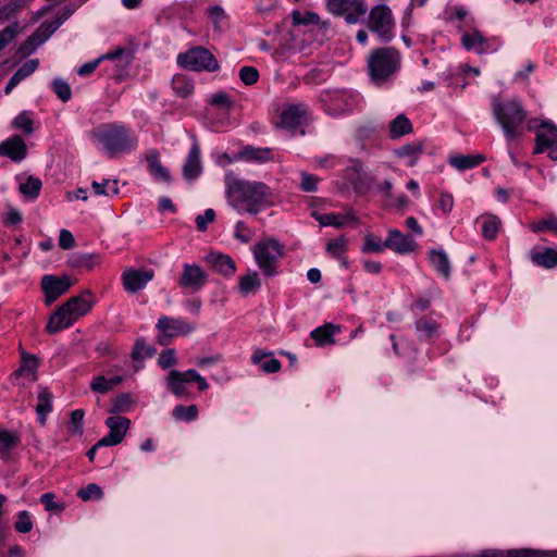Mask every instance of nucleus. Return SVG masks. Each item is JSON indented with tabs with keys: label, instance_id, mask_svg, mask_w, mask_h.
I'll return each mask as SVG.
<instances>
[{
	"label": "nucleus",
	"instance_id": "obj_50",
	"mask_svg": "<svg viewBox=\"0 0 557 557\" xmlns=\"http://www.w3.org/2000/svg\"><path fill=\"white\" fill-rule=\"evenodd\" d=\"M239 77L245 85H253L258 82L259 73L252 66H244L239 72Z\"/></svg>",
	"mask_w": 557,
	"mask_h": 557
},
{
	"label": "nucleus",
	"instance_id": "obj_9",
	"mask_svg": "<svg viewBox=\"0 0 557 557\" xmlns=\"http://www.w3.org/2000/svg\"><path fill=\"white\" fill-rule=\"evenodd\" d=\"M72 282L67 275L58 277L54 275H45L41 278V288L46 296V305L50 306L61 295L65 294L71 287Z\"/></svg>",
	"mask_w": 557,
	"mask_h": 557
},
{
	"label": "nucleus",
	"instance_id": "obj_21",
	"mask_svg": "<svg viewBox=\"0 0 557 557\" xmlns=\"http://www.w3.org/2000/svg\"><path fill=\"white\" fill-rule=\"evenodd\" d=\"M129 419L121 416L110 417L106 420V425L110 429L109 434L119 438L120 442L125 437L126 432L129 429Z\"/></svg>",
	"mask_w": 557,
	"mask_h": 557
},
{
	"label": "nucleus",
	"instance_id": "obj_64",
	"mask_svg": "<svg viewBox=\"0 0 557 557\" xmlns=\"http://www.w3.org/2000/svg\"><path fill=\"white\" fill-rule=\"evenodd\" d=\"M211 104L216 107H226L231 108L233 106L232 101L228 99L226 94L220 92L213 95L211 99Z\"/></svg>",
	"mask_w": 557,
	"mask_h": 557
},
{
	"label": "nucleus",
	"instance_id": "obj_62",
	"mask_svg": "<svg viewBox=\"0 0 557 557\" xmlns=\"http://www.w3.org/2000/svg\"><path fill=\"white\" fill-rule=\"evenodd\" d=\"M54 495L52 493H46L40 497V502L45 505L46 510H62L63 505L54 503Z\"/></svg>",
	"mask_w": 557,
	"mask_h": 557
},
{
	"label": "nucleus",
	"instance_id": "obj_46",
	"mask_svg": "<svg viewBox=\"0 0 557 557\" xmlns=\"http://www.w3.org/2000/svg\"><path fill=\"white\" fill-rule=\"evenodd\" d=\"M52 86H53L54 92L63 102H66L71 99L72 92H71V88L66 82H63V81L57 78L53 81Z\"/></svg>",
	"mask_w": 557,
	"mask_h": 557
},
{
	"label": "nucleus",
	"instance_id": "obj_13",
	"mask_svg": "<svg viewBox=\"0 0 557 557\" xmlns=\"http://www.w3.org/2000/svg\"><path fill=\"white\" fill-rule=\"evenodd\" d=\"M384 247L389 248L398 253L412 252L417 248V244L411 236L404 235L397 230L389 231Z\"/></svg>",
	"mask_w": 557,
	"mask_h": 557
},
{
	"label": "nucleus",
	"instance_id": "obj_47",
	"mask_svg": "<svg viewBox=\"0 0 557 557\" xmlns=\"http://www.w3.org/2000/svg\"><path fill=\"white\" fill-rule=\"evenodd\" d=\"M313 215L317 218V220L320 222V224L324 225V226L333 225L336 227H342L345 224L344 220H342L341 215H338V214L330 213V214L318 215L317 213H313Z\"/></svg>",
	"mask_w": 557,
	"mask_h": 557
},
{
	"label": "nucleus",
	"instance_id": "obj_48",
	"mask_svg": "<svg viewBox=\"0 0 557 557\" xmlns=\"http://www.w3.org/2000/svg\"><path fill=\"white\" fill-rule=\"evenodd\" d=\"M531 228L535 233L549 228L557 234V219L554 215H550L547 220L531 223Z\"/></svg>",
	"mask_w": 557,
	"mask_h": 557
},
{
	"label": "nucleus",
	"instance_id": "obj_1",
	"mask_svg": "<svg viewBox=\"0 0 557 557\" xmlns=\"http://www.w3.org/2000/svg\"><path fill=\"white\" fill-rule=\"evenodd\" d=\"M226 196L233 207L246 203V211L256 214L269 194V187L261 182L239 180L232 174L226 175Z\"/></svg>",
	"mask_w": 557,
	"mask_h": 557
},
{
	"label": "nucleus",
	"instance_id": "obj_14",
	"mask_svg": "<svg viewBox=\"0 0 557 557\" xmlns=\"http://www.w3.org/2000/svg\"><path fill=\"white\" fill-rule=\"evenodd\" d=\"M0 156L9 157L13 161H22L27 156V146L20 135L0 144Z\"/></svg>",
	"mask_w": 557,
	"mask_h": 557
},
{
	"label": "nucleus",
	"instance_id": "obj_4",
	"mask_svg": "<svg viewBox=\"0 0 557 557\" xmlns=\"http://www.w3.org/2000/svg\"><path fill=\"white\" fill-rule=\"evenodd\" d=\"M92 134L110 157L127 151L135 145V140L129 137L127 128L123 125L110 124Z\"/></svg>",
	"mask_w": 557,
	"mask_h": 557
},
{
	"label": "nucleus",
	"instance_id": "obj_28",
	"mask_svg": "<svg viewBox=\"0 0 557 557\" xmlns=\"http://www.w3.org/2000/svg\"><path fill=\"white\" fill-rule=\"evenodd\" d=\"M532 261L539 265L550 269L557 264V251L553 248H545L543 252L533 253Z\"/></svg>",
	"mask_w": 557,
	"mask_h": 557
},
{
	"label": "nucleus",
	"instance_id": "obj_8",
	"mask_svg": "<svg viewBox=\"0 0 557 557\" xmlns=\"http://www.w3.org/2000/svg\"><path fill=\"white\" fill-rule=\"evenodd\" d=\"M94 306L92 294L86 289L77 296L71 297L61 307L74 323L78 318L88 313Z\"/></svg>",
	"mask_w": 557,
	"mask_h": 557
},
{
	"label": "nucleus",
	"instance_id": "obj_17",
	"mask_svg": "<svg viewBox=\"0 0 557 557\" xmlns=\"http://www.w3.org/2000/svg\"><path fill=\"white\" fill-rule=\"evenodd\" d=\"M201 170L200 149L198 144L195 141L183 166V174L186 180L191 181L199 176Z\"/></svg>",
	"mask_w": 557,
	"mask_h": 557
},
{
	"label": "nucleus",
	"instance_id": "obj_29",
	"mask_svg": "<svg viewBox=\"0 0 557 557\" xmlns=\"http://www.w3.org/2000/svg\"><path fill=\"white\" fill-rule=\"evenodd\" d=\"M51 399L52 394L49 392L48 388H45L38 394V405L36 407V411L42 424L46 422L47 413L50 412L52 409Z\"/></svg>",
	"mask_w": 557,
	"mask_h": 557
},
{
	"label": "nucleus",
	"instance_id": "obj_49",
	"mask_svg": "<svg viewBox=\"0 0 557 557\" xmlns=\"http://www.w3.org/2000/svg\"><path fill=\"white\" fill-rule=\"evenodd\" d=\"M485 41H486L485 38L476 29H474L471 34H465L462 36V45L468 50L471 49L472 47H474V45H476V44L482 45Z\"/></svg>",
	"mask_w": 557,
	"mask_h": 557
},
{
	"label": "nucleus",
	"instance_id": "obj_18",
	"mask_svg": "<svg viewBox=\"0 0 557 557\" xmlns=\"http://www.w3.org/2000/svg\"><path fill=\"white\" fill-rule=\"evenodd\" d=\"M207 262L218 272L230 275L236 270L233 259L223 253H209L206 258Z\"/></svg>",
	"mask_w": 557,
	"mask_h": 557
},
{
	"label": "nucleus",
	"instance_id": "obj_41",
	"mask_svg": "<svg viewBox=\"0 0 557 557\" xmlns=\"http://www.w3.org/2000/svg\"><path fill=\"white\" fill-rule=\"evenodd\" d=\"M60 22L42 23L40 27L34 33L38 40L45 42L58 28Z\"/></svg>",
	"mask_w": 557,
	"mask_h": 557
},
{
	"label": "nucleus",
	"instance_id": "obj_23",
	"mask_svg": "<svg viewBox=\"0 0 557 557\" xmlns=\"http://www.w3.org/2000/svg\"><path fill=\"white\" fill-rule=\"evenodd\" d=\"M166 381L169 388L174 395L184 396L187 393V389L184 385V383L188 382L186 374H181L180 371L171 370Z\"/></svg>",
	"mask_w": 557,
	"mask_h": 557
},
{
	"label": "nucleus",
	"instance_id": "obj_11",
	"mask_svg": "<svg viewBox=\"0 0 557 557\" xmlns=\"http://www.w3.org/2000/svg\"><path fill=\"white\" fill-rule=\"evenodd\" d=\"M154 277L152 270L128 269L122 274V283L128 293H137Z\"/></svg>",
	"mask_w": 557,
	"mask_h": 557
},
{
	"label": "nucleus",
	"instance_id": "obj_53",
	"mask_svg": "<svg viewBox=\"0 0 557 557\" xmlns=\"http://www.w3.org/2000/svg\"><path fill=\"white\" fill-rule=\"evenodd\" d=\"M98 257L95 255H85L71 260L72 267H85L87 269H92L95 263H97Z\"/></svg>",
	"mask_w": 557,
	"mask_h": 557
},
{
	"label": "nucleus",
	"instance_id": "obj_25",
	"mask_svg": "<svg viewBox=\"0 0 557 557\" xmlns=\"http://www.w3.org/2000/svg\"><path fill=\"white\" fill-rule=\"evenodd\" d=\"M430 260L435 269L444 276L449 277L450 274V265L446 253L442 250H431L430 251Z\"/></svg>",
	"mask_w": 557,
	"mask_h": 557
},
{
	"label": "nucleus",
	"instance_id": "obj_54",
	"mask_svg": "<svg viewBox=\"0 0 557 557\" xmlns=\"http://www.w3.org/2000/svg\"><path fill=\"white\" fill-rule=\"evenodd\" d=\"M215 219V212L213 209H207L205 214L198 215L196 218V224L200 232H205L207 230V225L210 222H213Z\"/></svg>",
	"mask_w": 557,
	"mask_h": 557
},
{
	"label": "nucleus",
	"instance_id": "obj_59",
	"mask_svg": "<svg viewBox=\"0 0 557 557\" xmlns=\"http://www.w3.org/2000/svg\"><path fill=\"white\" fill-rule=\"evenodd\" d=\"M90 387L94 392L101 394L108 393L110 391L109 382L102 375L95 377L90 384Z\"/></svg>",
	"mask_w": 557,
	"mask_h": 557
},
{
	"label": "nucleus",
	"instance_id": "obj_27",
	"mask_svg": "<svg viewBox=\"0 0 557 557\" xmlns=\"http://www.w3.org/2000/svg\"><path fill=\"white\" fill-rule=\"evenodd\" d=\"M18 437L7 431L0 430V456L7 460L9 458L10 450L18 444Z\"/></svg>",
	"mask_w": 557,
	"mask_h": 557
},
{
	"label": "nucleus",
	"instance_id": "obj_42",
	"mask_svg": "<svg viewBox=\"0 0 557 557\" xmlns=\"http://www.w3.org/2000/svg\"><path fill=\"white\" fill-rule=\"evenodd\" d=\"M293 25H308V24H318L320 22V17L314 12H307L305 16L299 11H294L292 14Z\"/></svg>",
	"mask_w": 557,
	"mask_h": 557
},
{
	"label": "nucleus",
	"instance_id": "obj_2",
	"mask_svg": "<svg viewBox=\"0 0 557 557\" xmlns=\"http://www.w3.org/2000/svg\"><path fill=\"white\" fill-rule=\"evenodd\" d=\"M493 112L507 137L515 138L520 135L519 127L527 116L520 103L513 100L503 102L495 98Z\"/></svg>",
	"mask_w": 557,
	"mask_h": 557
},
{
	"label": "nucleus",
	"instance_id": "obj_36",
	"mask_svg": "<svg viewBox=\"0 0 557 557\" xmlns=\"http://www.w3.org/2000/svg\"><path fill=\"white\" fill-rule=\"evenodd\" d=\"M500 226V221L496 215L488 214L483 223V236L486 239H494Z\"/></svg>",
	"mask_w": 557,
	"mask_h": 557
},
{
	"label": "nucleus",
	"instance_id": "obj_56",
	"mask_svg": "<svg viewBox=\"0 0 557 557\" xmlns=\"http://www.w3.org/2000/svg\"><path fill=\"white\" fill-rule=\"evenodd\" d=\"M345 243L344 236L332 239L327 243L326 250L334 256H338L345 250Z\"/></svg>",
	"mask_w": 557,
	"mask_h": 557
},
{
	"label": "nucleus",
	"instance_id": "obj_10",
	"mask_svg": "<svg viewBox=\"0 0 557 557\" xmlns=\"http://www.w3.org/2000/svg\"><path fill=\"white\" fill-rule=\"evenodd\" d=\"M540 127L546 132H537L534 153H542L549 149L548 157L552 160H557V127L549 122H542Z\"/></svg>",
	"mask_w": 557,
	"mask_h": 557
},
{
	"label": "nucleus",
	"instance_id": "obj_6",
	"mask_svg": "<svg viewBox=\"0 0 557 557\" xmlns=\"http://www.w3.org/2000/svg\"><path fill=\"white\" fill-rule=\"evenodd\" d=\"M177 62L182 66L191 71L206 70L212 72L219 69V64L214 55L203 47H195L186 53L180 54Z\"/></svg>",
	"mask_w": 557,
	"mask_h": 557
},
{
	"label": "nucleus",
	"instance_id": "obj_19",
	"mask_svg": "<svg viewBox=\"0 0 557 557\" xmlns=\"http://www.w3.org/2000/svg\"><path fill=\"white\" fill-rule=\"evenodd\" d=\"M145 160L148 163L149 172L153 176L166 183L171 182L172 177L170 171L159 161V152L150 151L149 153L145 154Z\"/></svg>",
	"mask_w": 557,
	"mask_h": 557
},
{
	"label": "nucleus",
	"instance_id": "obj_63",
	"mask_svg": "<svg viewBox=\"0 0 557 557\" xmlns=\"http://www.w3.org/2000/svg\"><path fill=\"white\" fill-rule=\"evenodd\" d=\"M438 207L445 213L450 212L454 207L453 196L446 193L441 194Z\"/></svg>",
	"mask_w": 557,
	"mask_h": 557
},
{
	"label": "nucleus",
	"instance_id": "obj_44",
	"mask_svg": "<svg viewBox=\"0 0 557 557\" xmlns=\"http://www.w3.org/2000/svg\"><path fill=\"white\" fill-rule=\"evenodd\" d=\"M77 495L85 502L89 500L92 496L97 499L103 496L101 487L95 483L88 484L85 488H81Z\"/></svg>",
	"mask_w": 557,
	"mask_h": 557
},
{
	"label": "nucleus",
	"instance_id": "obj_33",
	"mask_svg": "<svg viewBox=\"0 0 557 557\" xmlns=\"http://www.w3.org/2000/svg\"><path fill=\"white\" fill-rule=\"evenodd\" d=\"M85 412L82 409H76L71 412L70 421L67 422V430L72 434H83V420Z\"/></svg>",
	"mask_w": 557,
	"mask_h": 557
},
{
	"label": "nucleus",
	"instance_id": "obj_45",
	"mask_svg": "<svg viewBox=\"0 0 557 557\" xmlns=\"http://www.w3.org/2000/svg\"><path fill=\"white\" fill-rule=\"evenodd\" d=\"M348 178L354 184L356 190H360L362 187V164L356 162L350 169H348Z\"/></svg>",
	"mask_w": 557,
	"mask_h": 557
},
{
	"label": "nucleus",
	"instance_id": "obj_12",
	"mask_svg": "<svg viewBox=\"0 0 557 557\" xmlns=\"http://www.w3.org/2000/svg\"><path fill=\"white\" fill-rule=\"evenodd\" d=\"M307 114V110L300 104H290L281 113V120L276 123L277 127L295 131Z\"/></svg>",
	"mask_w": 557,
	"mask_h": 557
},
{
	"label": "nucleus",
	"instance_id": "obj_5",
	"mask_svg": "<svg viewBox=\"0 0 557 557\" xmlns=\"http://www.w3.org/2000/svg\"><path fill=\"white\" fill-rule=\"evenodd\" d=\"M283 253V246L274 238L261 240L253 247L256 261L267 276L276 273V262Z\"/></svg>",
	"mask_w": 557,
	"mask_h": 557
},
{
	"label": "nucleus",
	"instance_id": "obj_7",
	"mask_svg": "<svg viewBox=\"0 0 557 557\" xmlns=\"http://www.w3.org/2000/svg\"><path fill=\"white\" fill-rule=\"evenodd\" d=\"M368 27L376 33L383 41H389L394 27L391 10L384 4L374 7L369 14Z\"/></svg>",
	"mask_w": 557,
	"mask_h": 557
},
{
	"label": "nucleus",
	"instance_id": "obj_57",
	"mask_svg": "<svg viewBox=\"0 0 557 557\" xmlns=\"http://www.w3.org/2000/svg\"><path fill=\"white\" fill-rule=\"evenodd\" d=\"M17 23H13L12 25L7 26L2 32H0V42L5 47L17 34Z\"/></svg>",
	"mask_w": 557,
	"mask_h": 557
},
{
	"label": "nucleus",
	"instance_id": "obj_55",
	"mask_svg": "<svg viewBox=\"0 0 557 557\" xmlns=\"http://www.w3.org/2000/svg\"><path fill=\"white\" fill-rule=\"evenodd\" d=\"M350 0H327L329 9L335 14H343L349 11Z\"/></svg>",
	"mask_w": 557,
	"mask_h": 557
},
{
	"label": "nucleus",
	"instance_id": "obj_52",
	"mask_svg": "<svg viewBox=\"0 0 557 557\" xmlns=\"http://www.w3.org/2000/svg\"><path fill=\"white\" fill-rule=\"evenodd\" d=\"M158 363L161 368L166 369L177 363L174 349L163 350L158 359Z\"/></svg>",
	"mask_w": 557,
	"mask_h": 557
},
{
	"label": "nucleus",
	"instance_id": "obj_31",
	"mask_svg": "<svg viewBox=\"0 0 557 557\" xmlns=\"http://www.w3.org/2000/svg\"><path fill=\"white\" fill-rule=\"evenodd\" d=\"M41 186V181L30 175L25 183L20 185V191L27 198H36L39 195Z\"/></svg>",
	"mask_w": 557,
	"mask_h": 557
},
{
	"label": "nucleus",
	"instance_id": "obj_60",
	"mask_svg": "<svg viewBox=\"0 0 557 557\" xmlns=\"http://www.w3.org/2000/svg\"><path fill=\"white\" fill-rule=\"evenodd\" d=\"M14 126L17 128H22L27 134L33 133V122L24 113H21L15 117Z\"/></svg>",
	"mask_w": 557,
	"mask_h": 557
},
{
	"label": "nucleus",
	"instance_id": "obj_61",
	"mask_svg": "<svg viewBox=\"0 0 557 557\" xmlns=\"http://www.w3.org/2000/svg\"><path fill=\"white\" fill-rule=\"evenodd\" d=\"M75 245V239L72 233L67 230H62L59 237V246L62 249H71Z\"/></svg>",
	"mask_w": 557,
	"mask_h": 557
},
{
	"label": "nucleus",
	"instance_id": "obj_22",
	"mask_svg": "<svg viewBox=\"0 0 557 557\" xmlns=\"http://www.w3.org/2000/svg\"><path fill=\"white\" fill-rule=\"evenodd\" d=\"M485 161L484 154H468V156H453L449 163L456 169L462 171L466 169L474 168Z\"/></svg>",
	"mask_w": 557,
	"mask_h": 557
},
{
	"label": "nucleus",
	"instance_id": "obj_3",
	"mask_svg": "<svg viewBox=\"0 0 557 557\" xmlns=\"http://www.w3.org/2000/svg\"><path fill=\"white\" fill-rule=\"evenodd\" d=\"M399 66V53L395 48H379L369 59L371 78L376 83L385 82Z\"/></svg>",
	"mask_w": 557,
	"mask_h": 557
},
{
	"label": "nucleus",
	"instance_id": "obj_34",
	"mask_svg": "<svg viewBox=\"0 0 557 557\" xmlns=\"http://www.w3.org/2000/svg\"><path fill=\"white\" fill-rule=\"evenodd\" d=\"M367 12V7L360 0H350L349 11L346 13V21L349 24H354L358 21L359 16Z\"/></svg>",
	"mask_w": 557,
	"mask_h": 557
},
{
	"label": "nucleus",
	"instance_id": "obj_37",
	"mask_svg": "<svg viewBox=\"0 0 557 557\" xmlns=\"http://www.w3.org/2000/svg\"><path fill=\"white\" fill-rule=\"evenodd\" d=\"M173 416L180 420L191 421L195 420L198 416V408L196 405H190L185 407L183 405H178L173 410Z\"/></svg>",
	"mask_w": 557,
	"mask_h": 557
},
{
	"label": "nucleus",
	"instance_id": "obj_30",
	"mask_svg": "<svg viewBox=\"0 0 557 557\" xmlns=\"http://www.w3.org/2000/svg\"><path fill=\"white\" fill-rule=\"evenodd\" d=\"M237 158L259 162L267 161L270 160V149H256L248 146L238 152Z\"/></svg>",
	"mask_w": 557,
	"mask_h": 557
},
{
	"label": "nucleus",
	"instance_id": "obj_20",
	"mask_svg": "<svg viewBox=\"0 0 557 557\" xmlns=\"http://www.w3.org/2000/svg\"><path fill=\"white\" fill-rule=\"evenodd\" d=\"M73 324L63 308L60 306L49 318L46 331L49 334H54L62 329L69 327Z\"/></svg>",
	"mask_w": 557,
	"mask_h": 557
},
{
	"label": "nucleus",
	"instance_id": "obj_35",
	"mask_svg": "<svg viewBox=\"0 0 557 557\" xmlns=\"http://www.w3.org/2000/svg\"><path fill=\"white\" fill-rule=\"evenodd\" d=\"M260 285H261V282H260V278H259V275L257 272L249 273V274L240 277V280H239V289L245 294H248V293L259 288Z\"/></svg>",
	"mask_w": 557,
	"mask_h": 557
},
{
	"label": "nucleus",
	"instance_id": "obj_40",
	"mask_svg": "<svg viewBox=\"0 0 557 557\" xmlns=\"http://www.w3.org/2000/svg\"><path fill=\"white\" fill-rule=\"evenodd\" d=\"M422 151H423V145H422V143H418V144L406 145V146L401 147L400 149H398L396 151V154L398 157H406V156L412 157L409 165L413 166L417 162V154L421 153Z\"/></svg>",
	"mask_w": 557,
	"mask_h": 557
},
{
	"label": "nucleus",
	"instance_id": "obj_43",
	"mask_svg": "<svg viewBox=\"0 0 557 557\" xmlns=\"http://www.w3.org/2000/svg\"><path fill=\"white\" fill-rule=\"evenodd\" d=\"M39 45H41V42L38 40L35 34H33L23 44H21L17 53L20 54L21 59H24L29 55Z\"/></svg>",
	"mask_w": 557,
	"mask_h": 557
},
{
	"label": "nucleus",
	"instance_id": "obj_26",
	"mask_svg": "<svg viewBox=\"0 0 557 557\" xmlns=\"http://www.w3.org/2000/svg\"><path fill=\"white\" fill-rule=\"evenodd\" d=\"M411 131L412 125L409 119L404 114H399L396 119H394L389 126L391 136L393 138L409 134Z\"/></svg>",
	"mask_w": 557,
	"mask_h": 557
},
{
	"label": "nucleus",
	"instance_id": "obj_24",
	"mask_svg": "<svg viewBox=\"0 0 557 557\" xmlns=\"http://www.w3.org/2000/svg\"><path fill=\"white\" fill-rule=\"evenodd\" d=\"M339 327L332 324L326 323L323 326H320L311 332V337L315 339L318 345L333 344V335Z\"/></svg>",
	"mask_w": 557,
	"mask_h": 557
},
{
	"label": "nucleus",
	"instance_id": "obj_38",
	"mask_svg": "<svg viewBox=\"0 0 557 557\" xmlns=\"http://www.w3.org/2000/svg\"><path fill=\"white\" fill-rule=\"evenodd\" d=\"M38 64L39 61L37 59L28 60L13 74V81L20 84V82L36 71Z\"/></svg>",
	"mask_w": 557,
	"mask_h": 557
},
{
	"label": "nucleus",
	"instance_id": "obj_58",
	"mask_svg": "<svg viewBox=\"0 0 557 557\" xmlns=\"http://www.w3.org/2000/svg\"><path fill=\"white\" fill-rule=\"evenodd\" d=\"M383 247L384 243L381 244L380 242L374 240L373 235L369 234L366 236L364 246L362 250L364 252H381Z\"/></svg>",
	"mask_w": 557,
	"mask_h": 557
},
{
	"label": "nucleus",
	"instance_id": "obj_51",
	"mask_svg": "<svg viewBox=\"0 0 557 557\" xmlns=\"http://www.w3.org/2000/svg\"><path fill=\"white\" fill-rule=\"evenodd\" d=\"M14 528L21 533H28L33 529V522L27 511L23 510L18 513V521L15 522Z\"/></svg>",
	"mask_w": 557,
	"mask_h": 557
},
{
	"label": "nucleus",
	"instance_id": "obj_32",
	"mask_svg": "<svg viewBox=\"0 0 557 557\" xmlns=\"http://www.w3.org/2000/svg\"><path fill=\"white\" fill-rule=\"evenodd\" d=\"M143 352H145L147 357H152L156 354V349L147 346L144 338H138L135 342L131 357L134 361H140L144 359Z\"/></svg>",
	"mask_w": 557,
	"mask_h": 557
},
{
	"label": "nucleus",
	"instance_id": "obj_39",
	"mask_svg": "<svg viewBox=\"0 0 557 557\" xmlns=\"http://www.w3.org/2000/svg\"><path fill=\"white\" fill-rule=\"evenodd\" d=\"M133 405L131 394H121L113 400V407L109 410L110 413L126 412Z\"/></svg>",
	"mask_w": 557,
	"mask_h": 557
},
{
	"label": "nucleus",
	"instance_id": "obj_16",
	"mask_svg": "<svg viewBox=\"0 0 557 557\" xmlns=\"http://www.w3.org/2000/svg\"><path fill=\"white\" fill-rule=\"evenodd\" d=\"M157 327L165 333L168 336L176 337L190 333L194 329L187 322L180 319L161 318L158 321Z\"/></svg>",
	"mask_w": 557,
	"mask_h": 557
},
{
	"label": "nucleus",
	"instance_id": "obj_15",
	"mask_svg": "<svg viewBox=\"0 0 557 557\" xmlns=\"http://www.w3.org/2000/svg\"><path fill=\"white\" fill-rule=\"evenodd\" d=\"M207 281V274L198 265L185 264L180 285L198 290Z\"/></svg>",
	"mask_w": 557,
	"mask_h": 557
}]
</instances>
